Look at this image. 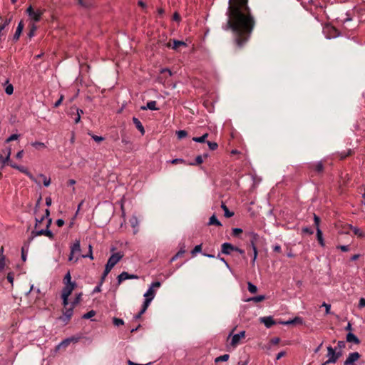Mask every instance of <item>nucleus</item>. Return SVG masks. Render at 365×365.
<instances>
[{
	"label": "nucleus",
	"instance_id": "nucleus-38",
	"mask_svg": "<svg viewBox=\"0 0 365 365\" xmlns=\"http://www.w3.org/2000/svg\"><path fill=\"white\" fill-rule=\"evenodd\" d=\"M29 245H25L21 247V259L23 262H26V260Z\"/></svg>",
	"mask_w": 365,
	"mask_h": 365
},
{
	"label": "nucleus",
	"instance_id": "nucleus-41",
	"mask_svg": "<svg viewBox=\"0 0 365 365\" xmlns=\"http://www.w3.org/2000/svg\"><path fill=\"white\" fill-rule=\"evenodd\" d=\"M39 178H41L42 180H43V183L44 185V186L46 187H48L51 184V178H48L45 175L43 174H40L38 175Z\"/></svg>",
	"mask_w": 365,
	"mask_h": 365
},
{
	"label": "nucleus",
	"instance_id": "nucleus-25",
	"mask_svg": "<svg viewBox=\"0 0 365 365\" xmlns=\"http://www.w3.org/2000/svg\"><path fill=\"white\" fill-rule=\"evenodd\" d=\"M132 120L136 128L140 132L141 135H143L145 134V129L140 120L135 117H133Z\"/></svg>",
	"mask_w": 365,
	"mask_h": 365
},
{
	"label": "nucleus",
	"instance_id": "nucleus-13",
	"mask_svg": "<svg viewBox=\"0 0 365 365\" xmlns=\"http://www.w3.org/2000/svg\"><path fill=\"white\" fill-rule=\"evenodd\" d=\"M139 277L136 274H129L127 272H123L117 277L118 285H120L123 281L126 279H138Z\"/></svg>",
	"mask_w": 365,
	"mask_h": 365
},
{
	"label": "nucleus",
	"instance_id": "nucleus-8",
	"mask_svg": "<svg viewBox=\"0 0 365 365\" xmlns=\"http://www.w3.org/2000/svg\"><path fill=\"white\" fill-rule=\"evenodd\" d=\"M68 305V302L66 305H63V316L61 317V319L66 323H68L71 319V317L73 316V309L75 308V306H73V304H71L70 306Z\"/></svg>",
	"mask_w": 365,
	"mask_h": 365
},
{
	"label": "nucleus",
	"instance_id": "nucleus-57",
	"mask_svg": "<svg viewBox=\"0 0 365 365\" xmlns=\"http://www.w3.org/2000/svg\"><path fill=\"white\" fill-rule=\"evenodd\" d=\"M19 135L17 134H12L10 135L6 140V143H9L10 141L17 140L19 138Z\"/></svg>",
	"mask_w": 365,
	"mask_h": 365
},
{
	"label": "nucleus",
	"instance_id": "nucleus-45",
	"mask_svg": "<svg viewBox=\"0 0 365 365\" xmlns=\"http://www.w3.org/2000/svg\"><path fill=\"white\" fill-rule=\"evenodd\" d=\"M31 145L36 149L45 148L46 146L43 143L35 141L31 143Z\"/></svg>",
	"mask_w": 365,
	"mask_h": 365
},
{
	"label": "nucleus",
	"instance_id": "nucleus-21",
	"mask_svg": "<svg viewBox=\"0 0 365 365\" xmlns=\"http://www.w3.org/2000/svg\"><path fill=\"white\" fill-rule=\"evenodd\" d=\"M303 319L302 318L299 317H296L292 319L288 320V321H280L279 322V324H283V325H290V324H303Z\"/></svg>",
	"mask_w": 365,
	"mask_h": 365
},
{
	"label": "nucleus",
	"instance_id": "nucleus-40",
	"mask_svg": "<svg viewBox=\"0 0 365 365\" xmlns=\"http://www.w3.org/2000/svg\"><path fill=\"white\" fill-rule=\"evenodd\" d=\"M230 358V355L227 354H225L224 355H221L215 359V363L221 362V361H227Z\"/></svg>",
	"mask_w": 365,
	"mask_h": 365
},
{
	"label": "nucleus",
	"instance_id": "nucleus-33",
	"mask_svg": "<svg viewBox=\"0 0 365 365\" xmlns=\"http://www.w3.org/2000/svg\"><path fill=\"white\" fill-rule=\"evenodd\" d=\"M221 208L224 211V215L226 217H231L234 215V212L232 211H230L228 207L226 206V205L222 202L221 204Z\"/></svg>",
	"mask_w": 365,
	"mask_h": 365
},
{
	"label": "nucleus",
	"instance_id": "nucleus-18",
	"mask_svg": "<svg viewBox=\"0 0 365 365\" xmlns=\"http://www.w3.org/2000/svg\"><path fill=\"white\" fill-rule=\"evenodd\" d=\"M324 32L328 33L327 34V38L330 39L331 38H335L339 36L338 31L333 26H327L324 28Z\"/></svg>",
	"mask_w": 365,
	"mask_h": 365
},
{
	"label": "nucleus",
	"instance_id": "nucleus-36",
	"mask_svg": "<svg viewBox=\"0 0 365 365\" xmlns=\"http://www.w3.org/2000/svg\"><path fill=\"white\" fill-rule=\"evenodd\" d=\"M82 296H83V293L82 292L76 293V295H75L74 299L71 302V304H73V306H75V307L77 304H78L81 302V300H82Z\"/></svg>",
	"mask_w": 365,
	"mask_h": 365
},
{
	"label": "nucleus",
	"instance_id": "nucleus-5",
	"mask_svg": "<svg viewBox=\"0 0 365 365\" xmlns=\"http://www.w3.org/2000/svg\"><path fill=\"white\" fill-rule=\"evenodd\" d=\"M155 296V291L153 290V287H150L147 292L145 293V301L143 302V304L142 306L141 310L140 312L135 316L136 319H138L141 317L143 314L147 310L150 302L153 300Z\"/></svg>",
	"mask_w": 365,
	"mask_h": 365
},
{
	"label": "nucleus",
	"instance_id": "nucleus-31",
	"mask_svg": "<svg viewBox=\"0 0 365 365\" xmlns=\"http://www.w3.org/2000/svg\"><path fill=\"white\" fill-rule=\"evenodd\" d=\"M208 225H216V226H218V227H221L222 226V223L218 220V219L217 218L215 215H212L210 217Z\"/></svg>",
	"mask_w": 365,
	"mask_h": 365
},
{
	"label": "nucleus",
	"instance_id": "nucleus-12",
	"mask_svg": "<svg viewBox=\"0 0 365 365\" xmlns=\"http://www.w3.org/2000/svg\"><path fill=\"white\" fill-rule=\"evenodd\" d=\"M307 167L310 171L315 172L318 174H320L324 171V165L322 161L309 163Z\"/></svg>",
	"mask_w": 365,
	"mask_h": 365
},
{
	"label": "nucleus",
	"instance_id": "nucleus-26",
	"mask_svg": "<svg viewBox=\"0 0 365 365\" xmlns=\"http://www.w3.org/2000/svg\"><path fill=\"white\" fill-rule=\"evenodd\" d=\"M346 341L348 342H352L355 344H358L360 342L358 337L351 332H349L346 334Z\"/></svg>",
	"mask_w": 365,
	"mask_h": 365
},
{
	"label": "nucleus",
	"instance_id": "nucleus-24",
	"mask_svg": "<svg viewBox=\"0 0 365 365\" xmlns=\"http://www.w3.org/2000/svg\"><path fill=\"white\" fill-rule=\"evenodd\" d=\"M24 22H23V21H21L18 24L16 32H15V34H14V35L13 36V40L14 41H17L19 39V37H20V36H21V34L22 33L23 29H24Z\"/></svg>",
	"mask_w": 365,
	"mask_h": 365
},
{
	"label": "nucleus",
	"instance_id": "nucleus-55",
	"mask_svg": "<svg viewBox=\"0 0 365 365\" xmlns=\"http://www.w3.org/2000/svg\"><path fill=\"white\" fill-rule=\"evenodd\" d=\"M203 162L202 157L201 155H197L195 158V163H191L190 165H200Z\"/></svg>",
	"mask_w": 365,
	"mask_h": 365
},
{
	"label": "nucleus",
	"instance_id": "nucleus-61",
	"mask_svg": "<svg viewBox=\"0 0 365 365\" xmlns=\"http://www.w3.org/2000/svg\"><path fill=\"white\" fill-rule=\"evenodd\" d=\"M6 279L11 284H13V282H14V274L12 272H9L7 274V277H6Z\"/></svg>",
	"mask_w": 365,
	"mask_h": 365
},
{
	"label": "nucleus",
	"instance_id": "nucleus-4",
	"mask_svg": "<svg viewBox=\"0 0 365 365\" xmlns=\"http://www.w3.org/2000/svg\"><path fill=\"white\" fill-rule=\"evenodd\" d=\"M25 12L28 16L30 23H34L36 24V23L41 21L45 12V9H37L35 10L31 5H29Z\"/></svg>",
	"mask_w": 365,
	"mask_h": 365
},
{
	"label": "nucleus",
	"instance_id": "nucleus-23",
	"mask_svg": "<svg viewBox=\"0 0 365 365\" xmlns=\"http://www.w3.org/2000/svg\"><path fill=\"white\" fill-rule=\"evenodd\" d=\"M168 47H172L173 49L175 51H179V48L180 46H182L184 48H186L187 46V43L182 41L179 40H173V46L170 45V43H167L166 45Z\"/></svg>",
	"mask_w": 365,
	"mask_h": 365
},
{
	"label": "nucleus",
	"instance_id": "nucleus-16",
	"mask_svg": "<svg viewBox=\"0 0 365 365\" xmlns=\"http://www.w3.org/2000/svg\"><path fill=\"white\" fill-rule=\"evenodd\" d=\"M245 336V331H241L238 334H235L232 335V339L230 341V345L232 347H236L240 342V340Z\"/></svg>",
	"mask_w": 365,
	"mask_h": 365
},
{
	"label": "nucleus",
	"instance_id": "nucleus-56",
	"mask_svg": "<svg viewBox=\"0 0 365 365\" xmlns=\"http://www.w3.org/2000/svg\"><path fill=\"white\" fill-rule=\"evenodd\" d=\"M113 324L115 325V326H120V325H123L124 324V322L123 319H118V318H113Z\"/></svg>",
	"mask_w": 365,
	"mask_h": 365
},
{
	"label": "nucleus",
	"instance_id": "nucleus-59",
	"mask_svg": "<svg viewBox=\"0 0 365 365\" xmlns=\"http://www.w3.org/2000/svg\"><path fill=\"white\" fill-rule=\"evenodd\" d=\"M302 232L307 233L309 235H312L314 233V231L311 228L306 227L302 228Z\"/></svg>",
	"mask_w": 365,
	"mask_h": 365
},
{
	"label": "nucleus",
	"instance_id": "nucleus-3",
	"mask_svg": "<svg viewBox=\"0 0 365 365\" xmlns=\"http://www.w3.org/2000/svg\"><path fill=\"white\" fill-rule=\"evenodd\" d=\"M63 287L61 290V297L62 299V304L66 305L69 296L72 292L76 288L77 283L72 281L71 274L70 271H68L63 279Z\"/></svg>",
	"mask_w": 365,
	"mask_h": 365
},
{
	"label": "nucleus",
	"instance_id": "nucleus-43",
	"mask_svg": "<svg viewBox=\"0 0 365 365\" xmlns=\"http://www.w3.org/2000/svg\"><path fill=\"white\" fill-rule=\"evenodd\" d=\"M110 271H111V269L105 267V269L103 272V274H102V276L101 277V280H100L101 284H102L104 282L106 277L108 276V274L110 273Z\"/></svg>",
	"mask_w": 365,
	"mask_h": 365
},
{
	"label": "nucleus",
	"instance_id": "nucleus-32",
	"mask_svg": "<svg viewBox=\"0 0 365 365\" xmlns=\"http://www.w3.org/2000/svg\"><path fill=\"white\" fill-rule=\"evenodd\" d=\"M29 31L28 33L29 38H32L34 36L36 31L37 30V26L34 23L29 24Z\"/></svg>",
	"mask_w": 365,
	"mask_h": 365
},
{
	"label": "nucleus",
	"instance_id": "nucleus-49",
	"mask_svg": "<svg viewBox=\"0 0 365 365\" xmlns=\"http://www.w3.org/2000/svg\"><path fill=\"white\" fill-rule=\"evenodd\" d=\"M264 299H265L264 295H258V296L252 297L250 300L253 301L255 302H259L263 301Z\"/></svg>",
	"mask_w": 365,
	"mask_h": 365
},
{
	"label": "nucleus",
	"instance_id": "nucleus-51",
	"mask_svg": "<svg viewBox=\"0 0 365 365\" xmlns=\"http://www.w3.org/2000/svg\"><path fill=\"white\" fill-rule=\"evenodd\" d=\"M96 315V312L94 310H91L88 312L84 314L83 315V319H90Z\"/></svg>",
	"mask_w": 365,
	"mask_h": 365
},
{
	"label": "nucleus",
	"instance_id": "nucleus-64",
	"mask_svg": "<svg viewBox=\"0 0 365 365\" xmlns=\"http://www.w3.org/2000/svg\"><path fill=\"white\" fill-rule=\"evenodd\" d=\"M359 307L360 308H362V307H365V298H361V299H359Z\"/></svg>",
	"mask_w": 365,
	"mask_h": 365
},
{
	"label": "nucleus",
	"instance_id": "nucleus-20",
	"mask_svg": "<svg viewBox=\"0 0 365 365\" xmlns=\"http://www.w3.org/2000/svg\"><path fill=\"white\" fill-rule=\"evenodd\" d=\"M260 322L263 323L267 328H270L273 325L276 324V322L272 316L261 317Z\"/></svg>",
	"mask_w": 365,
	"mask_h": 365
},
{
	"label": "nucleus",
	"instance_id": "nucleus-7",
	"mask_svg": "<svg viewBox=\"0 0 365 365\" xmlns=\"http://www.w3.org/2000/svg\"><path fill=\"white\" fill-rule=\"evenodd\" d=\"M161 80L163 78H165V80L163 82V85L166 87H171L172 88H174L175 87V85L174 82L172 80V72L168 68H161Z\"/></svg>",
	"mask_w": 365,
	"mask_h": 365
},
{
	"label": "nucleus",
	"instance_id": "nucleus-34",
	"mask_svg": "<svg viewBox=\"0 0 365 365\" xmlns=\"http://www.w3.org/2000/svg\"><path fill=\"white\" fill-rule=\"evenodd\" d=\"M78 4L83 9H89L92 6V3L88 0H78Z\"/></svg>",
	"mask_w": 365,
	"mask_h": 365
},
{
	"label": "nucleus",
	"instance_id": "nucleus-53",
	"mask_svg": "<svg viewBox=\"0 0 365 365\" xmlns=\"http://www.w3.org/2000/svg\"><path fill=\"white\" fill-rule=\"evenodd\" d=\"M207 145L211 150H215L217 148L218 145L215 142L207 141Z\"/></svg>",
	"mask_w": 365,
	"mask_h": 365
},
{
	"label": "nucleus",
	"instance_id": "nucleus-17",
	"mask_svg": "<svg viewBox=\"0 0 365 365\" xmlns=\"http://www.w3.org/2000/svg\"><path fill=\"white\" fill-rule=\"evenodd\" d=\"M257 237L258 235L255 233H253L252 234V239L250 240V246L252 247V250H253V259H252V264H255V262L257 259V246H256V244H255V242L257 239Z\"/></svg>",
	"mask_w": 365,
	"mask_h": 365
},
{
	"label": "nucleus",
	"instance_id": "nucleus-11",
	"mask_svg": "<svg viewBox=\"0 0 365 365\" xmlns=\"http://www.w3.org/2000/svg\"><path fill=\"white\" fill-rule=\"evenodd\" d=\"M9 165L13 168H15L18 170H19L20 172L24 173L25 175H26L32 181H34L36 182V178L34 177V175L31 173V172H29V170L24 166H21V165H18L17 164L14 163H9Z\"/></svg>",
	"mask_w": 365,
	"mask_h": 365
},
{
	"label": "nucleus",
	"instance_id": "nucleus-2",
	"mask_svg": "<svg viewBox=\"0 0 365 365\" xmlns=\"http://www.w3.org/2000/svg\"><path fill=\"white\" fill-rule=\"evenodd\" d=\"M49 214V210L46 209L44 215H42L40 219L36 218L35 229L31 232L29 242L39 235H45L51 240L54 239V235L48 229L51 224V219L48 217Z\"/></svg>",
	"mask_w": 365,
	"mask_h": 365
},
{
	"label": "nucleus",
	"instance_id": "nucleus-14",
	"mask_svg": "<svg viewBox=\"0 0 365 365\" xmlns=\"http://www.w3.org/2000/svg\"><path fill=\"white\" fill-rule=\"evenodd\" d=\"M71 252L68 257L69 261H73L74 258V255L76 253H80L81 252V244L80 240H76L74 243L71 246Z\"/></svg>",
	"mask_w": 365,
	"mask_h": 365
},
{
	"label": "nucleus",
	"instance_id": "nucleus-35",
	"mask_svg": "<svg viewBox=\"0 0 365 365\" xmlns=\"http://www.w3.org/2000/svg\"><path fill=\"white\" fill-rule=\"evenodd\" d=\"M73 341V339L71 338H68V339H64L63 341H62L57 346H56V349H60L61 348H66V346H68L70 343Z\"/></svg>",
	"mask_w": 365,
	"mask_h": 365
},
{
	"label": "nucleus",
	"instance_id": "nucleus-48",
	"mask_svg": "<svg viewBox=\"0 0 365 365\" xmlns=\"http://www.w3.org/2000/svg\"><path fill=\"white\" fill-rule=\"evenodd\" d=\"M6 265V257L4 255L0 256V271H2Z\"/></svg>",
	"mask_w": 365,
	"mask_h": 365
},
{
	"label": "nucleus",
	"instance_id": "nucleus-15",
	"mask_svg": "<svg viewBox=\"0 0 365 365\" xmlns=\"http://www.w3.org/2000/svg\"><path fill=\"white\" fill-rule=\"evenodd\" d=\"M360 358V354L355 351L349 354L348 357L344 362V365H356L355 362Z\"/></svg>",
	"mask_w": 365,
	"mask_h": 365
},
{
	"label": "nucleus",
	"instance_id": "nucleus-54",
	"mask_svg": "<svg viewBox=\"0 0 365 365\" xmlns=\"http://www.w3.org/2000/svg\"><path fill=\"white\" fill-rule=\"evenodd\" d=\"M322 307H324L325 308V313L326 314H331L330 309H331V305L329 304H327L326 302H323L322 304Z\"/></svg>",
	"mask_w": 365,
	"mask_h": 365
},
{
	"label": "nucleus",
	"instance_id": "nucleus-22",
	"mask_svg": "<svg viewBox=\"0 0 365 365\" xmlns=\"http://www.w3.org/2000/svg\"><path fill=\"white\" fill-rule=\"evenodd\" d=\"M234 251V245L229 242H225L221 246V252L225 255H230Z\"/></svg>",
	"mask_w": 365,
	"mask_h": 365
},
{
	"label": "nucleus",
	"instance_id": "nucleus-44",
	"mask_svg": "<svg viewBox=\"0 0 365 365\" xmlns=\"http://www.w3.org/2000/svg\"><path fill=\"white\" fill-rule=\"evenodd\" d=\"M247 288L250 293L255 294L257 291V287L255 284H253L252 282L247 283Z\"/></svg>",
	"mask_w": 365,
	"mask_h": 365
},
{
	"label": "nucleus",
	"instance_id": "nucleus-47",
	"mask_svg": "<svg viewBox=\"0 0 365 365\" xmlns=\"http://www.w3.org/2000/svg\"><path fill=\"white\" fill-rule=\"evenodd\" d=\"M202 251V245H196L193 250L191 251V254L192 256H195L197 253H199Z\"/></svg>",
	"mask_w": 365,
	"mask_h": 365
},
{
	"label": "nucleus",
	"instance_id": "nucleus-42",
	"mask_svg": "<svg viewBox=\"0 0 365 365\" xmlns=\"http://www.w3.org/2000/svg\"><path fill=\"white\" fill-rule=\"evenodd\" d=\"M208 133H205L200 137H194L192 138V140L197 143H204L205 141V139L207 138Z\"/></svg>",
	"mask_w": 365,
	"mask_h": 365
},
{
	"label": "nucleus",
	"instance_id": "nucleus-60",
	"mask_svg": "<svg viewBox=\"0 0 365 365\" xmlns=\"http://www.w3.org/2000/svg\"><path fill=\"white\" fill-rule=\"evenodd\" d=\"M242 232V230L241 228H234L232 229V235L234 236H237L239 234Z\"/></svg>",
	"mask_w": 365,
	"mask_h": 365
},
{
	"label": "nucleus",
	"instance_id": "nucleus-28",
	"mask_svg": "<svg viewBox=\"0 0 365 365\" xmlns=\"http://www.w3.org/2000/svg\"><path fill=\"white\" fill-rule=\"evenodd\" d=\"M185 248V245H183L182 247H180L179 251L170 259V262H173L178 257H182L186 252Z\"/></svg>",
	"mask_w": 365,
	"mask_h": 365
},
{
	"label": "nucleus",
	"instance_id": "nucleus-39",
	"mask_svg": "<svg viewBox=\"0 0 365 365\" xmlns=\"http://www.w3.org/2000/svg\"><path fill=\"white\" fill-rule=\"evenodd\" d=\"M317 237L319 243L323 247L324 246V242L322 236V232L320 229L317 230Z\"/></svg>",
	"mask_w": 365,
	"mask_h": 365
},
{
	"label": "nucleus",
	"instance_id": "nucleus-63",
	"mask_svg": "<svg viewBox=\"0 0 365 365\" xmlns=\"http://www.w3.org/2000/svg\"><path fill=\"white\" fill-rule=\"evenodd\" d=\"M342 252H348L349 250V247L348 245H340L338 247Z\"/></svg>",
	"mask_w": 365,
	"mask_h": 365
},
{
	"label": "nucleus",
	"instance_id": "nucleus-1",
	"mask_svg": "<svg viewBox=\"0 0 365 365\" xmlns=\"http://www.w3.org/2000/svg\"><path fill=\"white\" fill-rule=\"evenodd\" d=\"M226 15L228 19L222 29L231 30L235 43L242 48L250 38L256 23L248 0H229Z\"/></svg>",
	"mask_w": 365,
	"mask_h": 365
},
{
	"label": "nucleus",
	"instance_id": "nucleus-37",
	"mask_svg": "<svg viewBox=\"0 0 365 365\" xmlns=\"http://www.w3.org/2000/svg\"><path fill=\"white\" fill-rule=\"evenodd\" d=\"M5 92L7 95H11L14 93V86L12 84L9 83L7 80L5 84Z\"/></svg>",
	"mask_w": 365,
	"mask_h": 365
},
{
	"label": "nucleus",
	"instance_id": "nucleus-10",
	"mask_svg": "<svg viewBox=\"0 0 365 365\" xmlns=\"http://www.w3.org/2000/svg\"><path fill=\"white\" fill-rule=\"evenodd\" d=\"M3 154H4L6 156L5 158L3 157L2 154L0 153V163L2 164L3 166L5 165H9L10 163H12L10 160V156L11 154V149L9 147H7L2 150Z\"/></svg>",
	"mask_w": 365,
	"mask_h": 365
},
{
	"label": "nucleus",
	"instance_id": "nucleus-29",
	"mask_svg": "<svg viewBox=\"0 0 365 365\" xmlns=\"http://www.w3.org/2000/svg\"><path fill=\"white\" fill-rule=\"evenodd\" d=\"M156 101H149L146 104V106H142L141 107V109L142 110H146V109H150V110H158V108L156 107Z\"/></svg>",
	"mask_w": 365,
	"mask_h": 365
},
{
	"label": "nucleus",
	"instance_id": "nucleus-30",
	"mask_svg": "<svg viewBox=\"0 0 365 365\" xmlns=\"http://www.w3.org/2000/svg\"><path fill=\"white\" fill-rule=\"evenodd\" d=\"M350 228L354 235H357L359 237H365V234L359 227L350 225Z\"/></svg>",
	"mask_w": 365,
	"mask_h": 365
},
{
	"label": "nucleus",
	"instance_id": "nucleus-52",
	"mask_svg": "<svg viewBox=\"0 0 365 365\" xmlns=\"http://www.w3.org/2000/svg\"><path fill=\"white\" fill-rule=\"evenodd\" d=\"M314 222L316 226V230H318L319 228L320 218L316 214H314Z\"/></svg>",
	"mask_w": 365,
	"mask_h": 365
},
{
	"label": "nucleus",
	"instance_id": "nucleus-50",
	"mask_svg": "<svg viewBox=\"0 0 365 365\" xmlns=\"http://www.w3.org/2000/svg\"><path fill=\"white\" fill-rule=\"evenodd\" d=\"M76 111H77L76 116L74 118L75 123H78L80 122L81 114L83 113V111L81 109H77Z\"/></svg>",
	"mask_w": 365,
	"mask_h": 365
},
{
	"label": "nucleus",
	"instance_id": "nucleus-62",
	"mask_svg": "<svg viewBox=\"0 0 365 365\" xmlns=\"http://www.w3.org/2000/svg\"><path fill=\"white\" fill-rule=\"evenodd\" d=\"M63 98H64L63 95H61L59 99L54 103L55 108L58 107L61 104V103L63 100Z\"/></svg>",
	"mask_w": 365,
	"mask_h": 365
},
{
	"label": "nucleus",
	"instance_id": "nucleus-27",
	"mask_svg": "<svg viewBox=\"0 0 365 365\" xmlns=\"http://www.w3.org/2000/svg\"><path fill=\"white\" fill-rule=\"evenodd\" d=\"M129 222L130 223L131 227L135 230L134 233L137 232V228L139 225V221L136 216L133 215L130 219L129 220Z\"/></svg>",
	"mask_w": 365,
	"mask_h": 365
},
{
	"label": "nucleus",
	"instance_id": "nucleus-9",
	"mask_svg": "<svg viewBox=\"0 0 365 365\" xmlns=\"http://www.w3.org/2000/svg\"><path fill=\"white\" fill-rule=\"evenodd\" d=\"M341 355V354L340 351L336 352L335 349H333L331 346H328L327 356L329 359L327 360V363H336Z\"/></svg>",
	"mask_w": 365,
	"mask_h": 365
},
{
	"label": "nucleus",
	"instance_id": "nucleus-19",
	"mask_svg": "<svg viewBox=\"0 0 365 365\" xmlns=\"http://www.w3.org/2000/svg\"><path fill=\"white\" fill-rule=\"evenodd\" d=\"M352 154H354V151L351 149H348L347 150L336 152L334 153V158H339V160H344Z\"/></svg>",
	"mask_w": 365,
	"mask_h": 365
},
{
	"label": "nucleus",
	"instance_id": "nucleus-58",
	"mask_svg": "<svg viewBox=\"0 0 365 365\" xmlns=\"http://www.w3.org/2000/svg\"><path fill=\"white\" fill-rule=\"evenodd\" d=\"M88 249H89V252L88 255H83L82 257H89L90 259H93V253H92V246L91 245H89L88 246Z\"/></svg>",
	"mask_w": 365,
	"mask_h": 365
},
{
	"label": "nucleus",
	"instance_id": "nucleus-6",
	"mask_svg": "<svg viewBox=\"0 0 365 365\" xmlns=\"http://www.w3.org/2000/svg\"><path fill=\"white\" fill-rule=\"evenodd\" d=\"M124 257V253L121 251L113 252L108 259L105 267L112 269Z\"/></svg>",
	"mask_w": 365,
	"mask_h": 365
},
{
	"label": "nucleus",
	"instance_id": "nucleus-46",
	"mask_svg": "<svg viewBox=\"0 0 365 365\" xmlns=\"http://www.w3.org/2000/svg\"><path fill=\"white\" fill-rule=\"evenodd\" d=\"M176 135L178 139H182L187 135V133L184 130H180L176 132Z\"/></svg>",
	"mask_w": 365,
	"mask_h": 365
}]
</instances>
